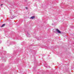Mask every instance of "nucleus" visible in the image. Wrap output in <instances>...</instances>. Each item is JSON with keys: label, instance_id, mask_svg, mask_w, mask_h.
<instances>
[{"label": "nucleus", "instance_id": "nucleus-9", "mask_svg": "<svg viewBox=\"0 0 74 74\" xmlns=\"http://www.w3.org/2000/svg\"><path fill=\"white\" fill-rule=\"evenodd\" d=\"M33 70H35V69H34V68L33 69Z\"/></svg>", "mask_w": 74, "mask_h": 74}, {"label": "nucleus", "instance_id": "nucleus-7", "mask_svg": "<svg viewBox=\"0 0 74 74\" xmlns=\"http://www.w3.org/2000/svg\"><path fill=\"white\" fill-rule=\"evenodd\" d=\"M25 9H26V10H27V7H26Z\"/></svg>", "mask_w": 74, "mask_h": 74}, {"label": "nucleus", "instance_id": "nucleus-5", "mask_svg": "<svg viewBox=\"0 0 74 74\" xmlns=\"http://www.w3.org/2000/svg\"><path fill=\"white\" fill-rule=\"evenodd\" d=\"M27 37H30V35L29 34V33H27Z\"/></svg>", "mask_w": 74, "mask_h": 74}, {"label": "nucleus", "instance_id": "nucleus-4", "mask_svg": "<svg viewBox=\"0 0 74 74\" xmlns=\"http://www.w3.org/2000/svg\"><path fill=\"white\" fill-rule=\"evenodd\" d=\"M5 25V24H2V25L1 26V27H4V26Z\"/></svg>", "mask_w": 74, "mask_h": 74}, {"label": "nucleus", "instance_id": "nucleus-1", "mask_svg": "<svg viewBox=\"0 0 74 74\" xmlns=\"http://www.w3.org/2000/svg\"><path fill=\"white\" fill-rule=\"evenodd\" d=\"M56 32H58V33H61V32H60V30H59V29H56Z\"/></svg>", "mask_w": 74, "mask_h": 74}, {"label": "nucleus", "instance_id": "nucleus-8", "mask_svg": "<svg viewBox=\"0 0 74 74\" xmlns=\"http://www.w3.org/2000/svg\"><path fill=\"white\" fill-rule=\"evenodd\" d=\"M37 40H39V39L38 38V39H37Z\"/></svg>", "mask_w": 74, "mask_h": 74}, {"label": "nucleus", "instance_id": "nucleus-11", "mask_svg": "<svg viewBox=\"0 0 74 74\" xmlns=\"http://www.w3.org/2000/svg\"><path fill=\"white\" fill-rule=\"evenodd\" d=\"M1 5H3L1 4Z\"/></svg>", "mask_w": 74, "mask_h": 74}, {"label": "nucleus", "instance_id": "nucleus-10", "mask_svg": "<svg viewBox=\"0 0 74 74\" xmlns=\"http://www.w3.org/2000/svg\"><path fill=\"white\" fill-rule=\"evenodd\" d=\"M52 25H53V24H52Z\"/></svg>", "mask_w": 74, "mask_h": 74}, {"label": "nucleus", "instance_id": "nucleus-12", "mask_svg": "<svg viewBox=\"0 0 74 74\" xmlns=\"http://www.w3.org/2000/svg\"><path fill=\"white\" fill-rule=\"evenodd\" d=\"M34 63H35V61L34 62Z\"/></svg>", "mask_w": 74, "mask_h": 74}, {"label": "nucleus", "instance_id": "nucleus-6", "mask_svg": "<svg viewBox=\"0 0 74 74\" xmlns=\"http://www.w3.org/2000/svg\"><path fill=\"white\" fill-rule=\"evenodd\" d=\"M15 16H13L12 17V18H15Z\"/></svg>", "mask_w": 74, "mask_h": 74}, {"label": "nucleus", "instance_id": "nucleus-3", "mask_svg": "<svg viewBox=\"0 0 74 74\" xmlns=\"http://www.w3.org/2000/svg\"><path fill=\"white\" fill-rule=\"evenodd\" d=\"M34 18H35L34 16H32L30 18V19H34Z\"/></svg>", "mask_w": 74, "mask_h": 74}, {"label": "nucleus", "instance_id": "nucleus-2", "mask_svg": "<svg viewBox=\"0 0 74 74\" xmlns=\"http://www.w3.org/2000/svg\"><path fill=\"white\" fill-rule=\"evenodd\" d=\"M1 59L2 60L3 62H5V58H4V57L2 58Z\"/></svg>", "mask_w": 74, "mask_h": 74}, {"label": "nucleus", "instance_id": "nucleus-13", "mask_svg": "<svg viewBox=\"0 0 74 74\" xmlns=\"http://www.w3.org/2000/svg\"><path fill=\"white\" fill-rule=\"evenodd\" d=\"M27 32V33H28V32Z\"/></svg>", "mask_w": 74, "mask_h": 74}]
</instances>
